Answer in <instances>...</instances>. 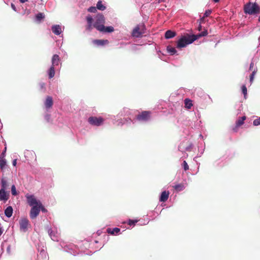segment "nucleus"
Listing matches in <instances>:
<instances>
[{"label":"nucleus","instance_id":"5fc2aeb1","mask_svg":"<svg viewBox=\"0 0 260 260\" xmlns=\"http://www.w3.org/2000/svg\"><path fill=\"white\" fill-rule=\"evenodd\" d=\"M3 232V230L2 229V228H0V236L2 235Z\"/></svg>","mask_w":260,"mask_h":260},{"label":"nucleus","instance_id":"774afa93","mask_svg":"<svg viewBox=\"0 0 260 260\" xmlns=\"http://www.w3.org/2000/svg\"><path fill=\"white\" fill-rule=\"evenodd\" d=\"M95 242L96 243H98V242L97 241H95Z\"/></svg>","mask_w":260,"mask_h":260},{"label":"nucleus","instance_id":"2f4dec72","mask_svg":"<svg viewBox=\"0 0 260 260\" xmlns=\"http://www.w3.org/2000/svg\"><path fill=\"white\" fill-rule=\"evenodd\" d=\"M174 188L177 191H181L185 188V187L182 184H177L174 186Z\"/></svg>","mask_w":260,"mask_h":260},{"label":"nucleus","instance_id":"20e7f679","mask_svg":"<svg viewBox=\"0 0 260 260\" xmlns=\"http://www.w3.org/2000/svg\"><path fill=\"white\" fill-rule=\"evenodd\" d=\"M243 10L246 14L255 15L260 12V6L256 2H249L244 5Z\"/></svg>","mask_w":260,"mask_h":260},{"label":"nucleus","instance_id":"393cba45","mask_svg":"<svg viewBox=\"0 0 260 260\" xmlns=\"http://www.w3.org/2000/svg\"><path fill=\"white\" fill-rule=\"evenodd\" d=\"M205 143L201 144L200 146L198 147L199 153L198 154V157H201V156L203 155L205 151Z\"/></svg>","mask_w":260,"mask_h":260},{"label":"nucleus","instance_id":"dca6fc26","mask_svg":"<svg viewBox=\"0 0 260 260\" xmlns=\"http://www.w3.org/2000/svg\"><path fill=\"white\" fill-rule=\"evenodd\" d=\"M60 63V57L57 54H54L51 59V67L55 68L59 66Z\"/></svg>","mask_w":260,"mask_h":260},{"label":"nucleus","instance_id":"5701e85b","mask_svg":"<svg viewBox=\"0 0 260 260\" xmlns=\"http://www.w3.org/2000/svg\"><path fill=\"white\" fill-rule=\"evenodd\" d=\"M47 74L49 79L54 77L55 75V68L51 66L47 71Z\"/></svg>","mask_w":260,"mask_h":260},{"label":"nucleus","instance_id":"7ed1b4c3","mask_svg":"<svg viewBox=\"0 0 260 260\" xmlns=\"http://www.w3.org/2000/svg\"><path fill=\"white\" fill-rule=\"evenodd\" d=\"M60 249L63 250L64 251L68 252L74 256L79 253V249L77 245L72 243L61 241L59 243Z\"/></svg>","mask_w":260,"mask_h":260},{"label":"nucleus","instance_id":"c03bdc74","mask_svg":"<svg viewBox=\"0 0 260 260\" xmlns=\"http://www.w3.org/2000/svg\"><path fill=\"white\" fill-rule=\"evenodd\" d=\"M96 7L91 6L88 9V11L91 13H95L96 11Z\"/></svg>","mask_w":260,"mask_h":260},{"label":"nucleus","instance_id":"72a5a7b5","mask_svg":"<svg viewBox=\"0 0 260 260\" xmlns=\"http://www.w3.org/2000/svg\"><path fill=\"white\" fill-rule=\"evenodd\" d=\"M241 90H242V92L244 95V99H246V96H247V90L246 86L245 85H243L241 87Z\"/></svg>","mask_w":260,"mask_h":260},{"label":"nucleus","instance_id":"412c9836","mask_svg":"<svg viewBox=\"0 0 260 260\" xmlns=\"http://www.w3.org/2000/svg\"><path fill=\"white\" fill-rule=\"evenodd\" d=\"M13 211V209L11 206H9L7 207L5 210V214L6 216H7L8 218L11 217L12 216Z\"/></svg>","mask_w":260,"mask_h":260},{"label":"nucleus","instance_id":"6ab92c4d","mask_svg":"<svg viewBox=\"0 0 260 260\" xmlns=\"http://www.w3.org/2000/svg\"><path fill=\"white\" fill-rule=\"evenodd\" d=\"M93 43L97 46H103L109 43L108 40H94Z\"/></svg>","mask_w":260,"mask_h":260},{"label":"nucleus","instance_id":"58836bf2","mask_svg":"<svg viewBox=\"0 0 260 260\" xmlns=\"http://www.w3.org/2000/svg\"><path fill=\"white\" fill-rule=\"evenodd\" d=\"M44 118L46 120V121L48 122H51V115L50 114L48 113H46L44 115Z\"/></svg>","mask_w":260,"mask_h":260},{"label":"nucleus","instance_id":"39448f33","mask_svg":"<svg viewBox=\"0 0 260 260\" xmlns=\"http://www.w3.org/2000/svg\"><path fill=\"white\" fill-rule=\"evenodd\" d=\"M196 40H197V38H193L192 35L182 36L177 41V47L178 48L185 47L187 45L192 44Z\"/></svg>","mask_w":260,"mask_h":260},{"label":"nucleus","instance_id":"4d7b16f0","mask_svg":"<svg viewBox=\"0 0 260 260\" xmlns=\"http://www.w3.org/2000/svg\"><path fill=\"white\" fill-rule=\"evenodd\" d=\"M31 3L34 4V5H36V3H37V1L36 0H33L31 1Z\"/></svg>","mask_w":260,"mask_h":260},{"label":"nucleus","instance_id":"f3484780","mask_svg":"<svg viewBox=\"0 0 260 260\" xmlns=\"http://www.w3.org/2000/svg\"><path fill=\"white\" fill-rule=\"evenodd\" d=\"M48 234L51 239L54 241H58V237L56 232L51 229H48Z\"/></svg>","mask_w":260,"mask_h":260},{"label":"nucleus","instance_id":"c85d7f7f","mask_svg":"<svg viewBox=\"0 0 260 260\" xmlns=\"http://www.w3.org/2000/svg\"><path fill=\"white\" fill-rule=\"evenodd\" d=\"M96 7L97 9L100 11H104L106 9V7L102 4L101 1L98 2Z\"/></svg>","mask_w":260,"mask_h":260},{"label":"nucleus","instance_id":"ddd939ff","mask_svg":"<svg viewBox=\"0 0 260 260\" xmlns=\"http://www.w3.org/2000/svg\"><path fill=\"white\" fill-rule=\"evenodd\" d=\"M53 104L52 98L50 96H47L44 102L45 108L47 111L52 107Z\"/></svg>","mask_w":260,"mask_h":260},{"label":"nucleus","instance_id":"e2e57ef3","mask_svg":"<svg viewBox=\"0 0 260 260\" xmlns=\"http://www.w3.org/2000/svg\"><path fill=\"white\" fill-rule=\"evenodd\" d=\"M258 41H259V42H260V36L258 38Z\"/></svg>","mask_w":260,"mask_h":260},{"label":"nucleus","instance_id":"a18cd8bd","mask_svg":"<svg viewBox=\"0 0 260 260\" xmlns=\"http://www.w3.org/2000/svg\"><path fill=\"white\" fill-rule=\"evenodd\" d=\"M6 151V147L5 148V149L3 150V151L2 152V153H1V154L0 155V157H1V158H4V157L5 156Z\"/></svg>","mask_w":260,"mask_h":260},{"label":"nucleus","instance_id":"bf43d9fd","mask_svg":"<svg viewBox=\"0 0 260 260\" xmlns=\"http://www.w3.org/2000/svg\"><path fill=\"white\" fill-rule=\"evenodd\" d=\"M4 2L7 4V5L8 4V0H4Z\"/></svg>","mask_w":260,"mask_h":260},{"label":"nucleus","instance_id":"b1692460","mask_svg":"<svg viewBox=\"0 0 260 260\" xmlns=\"http://www.w3.org/2000/svg\"><path fill=\"white\" fill-rule=\"evenodd\" d=\"M1 188L3 189V190H6L8 187V184L7 180L5 178H3L1 180Z\"/></svg>","mask_w":260,"mask_h":260},{"label":"nucleus","instance_id":"de8ad7c7","mask_svg":"<svg viewBox=\"0 0 260 260\" xmlns=\"http://www.w3.org/2000/svg\"><path fill=\"white\" fill-rule=\"evenodd\" d=\"M11 8L12 9L15 11H17V9L15 6V5L13 4V3H11Z\"/></svg>","mask_w":260,"mask_h":260},{"label":"nucleus","instance_id":"49530a36","mask_svg":"<svg viewBox=\"0 0 260 260\" xmlns=\"http://www.w3.org/2000/svg\"><path fill=\"white\" fill-rule=\"evenodd\" d=\"M221 161V159H219L218 160H216L214 163V165H215V166H221L222 165H220L219 164L220 162Z\"/></svg>","mask_w":260,"mask_h":260},{"label":"nucleus","instance_id":"bb28decb","mask_svg":"<svg viewBox=\"0 0 260 260\" xmlns=\"http://www.w3.org/2000/svg\"><path fill=\"white\" fill-rule=\"evenodd\" d=\"M167 52L171 55H173L177 53V51L176 49L174 47H171V46H168L167 47Z\"/></svg>","mask_w":260,"mask_h":260},{"label":"nucleus","instance_id":"f704fd0d","mask_svg":"<svg viewBox=\"0 0 260 260\" xmlns=\"http://www.w3.org/2000/svg\"><path fill=\"white\" fill-rule=\"evenodd\" d=\"M257 72V68H255L254 70L252 71V73L251 74L250 76V82L252 83L253 82L254 75H255L256 73Z\"/></svg>","mask_w":260,"mask_h":260},{"label":"nucleus","instance_id":"c9c22d12","mask_svg":"<svg viewBox=\"0 0 260 260\" xmlns=\"http://www.w3.org/2000/svg\"><path fill=\"white\" fill-rule=\"evenodd\" d=\"M39 86H40V89L43 92H45V91L46 90V84L45 83H44V82H40L39 83Z\"/></svg>","mask_w":260,"mask_h":260},{"label":"nucleus","instance_id":"603ef678","mask_svg":"<svg viewBox=\"0 0 260 260\" xmlns=\"http://www.w3.org/2000/svg\"><path fill=\"white\" fill-rule=\"evenodd\" d=\"M27 1H28V0H19V2L21 3H22V4L25 3V2H27Z\"/></svg>","mask_w":260,"mask_h":260},{"label":"nucleus","instance_id":"cd10ccee","mask_svg":"<svg viewBox=\"0 0 260 260\" xmlns=\"http://www.w3.org/2000/svg\"><path fill=\"white\" fill-rule=\"evenodd\" d=\"M185 107L188 109H190L192 106V102L189 99H185L184 100Z\"/></svg>","mask_w":260,"mask_h":260},{"label":"nucleus","instance_id":"864d4df0","mask_svg":"<svg viewBox=\"0 0 260 260\" xmlns=\"http://www.w3.org/2000/svg\"><path fill=\"white\" fill-rule=\"evenodd\" d=\"M7 251L8 252H9L10 251V246H8L7 248Z\"/></svg>","mask_w":260,"mask_h":260},{"label":"nucleus","instance_id":"e433bc0d","mask_svg":"<svg viewBox=\"0 0 260 260\" xmlns=\"http://www.w3.org/2000/svg\"><path fill=\"white\" fill-rule=\"evenodd\" d=\"M212 13V11L211 10H207L205 11V12L203 14V16L202 18V19H204L205 17L209 16Z\"/></svg>","mask_w":260,"mask_h":260},{"label":"nucleus","instance_id":"f8f14e48","mask_svg":"<svg viewBox=\"0 0 260 260\" xmlns=\"http://www.w3.org/2000/svg\"><path fill=\"white\" fill-rule=\"evenodd\" d=\"M144 32L140 31V28L139 25H137L133 30L132 36L135 38H139L142 37Z\"/></svg>","mask_w":260,"mask_h":260},{"label":"nucleus","instance_id":"473e14b6","mask_svg":"<svg viewBox=\"0 0 260 260\" xmlns=\"http://www.w3.org/2000/svg\"><path fill=\"white\" fill-rule=\"evenodd\" d=\"M7 164L6 160L5 158L0 157V169L4 170Z\"/></svg>","mask_w":260,"mask_h":260},{"label":"nucleus","instance_id":"052dcab7","mask_svg":"<svg viewBox=\"0 0 260 260\" xmlns=\"http://www.w3.org/2000/svg\"><path fill=\"white\" fill-rule=\"evenodd\" d=\"M214 3H218L219 2V0H213Z\"/></svg>","mask_w":260,"mask_h":260},{"label":"nucleus","instance_id":"4c0bfd02","mask_svg":"<svg viewBox=\"0 0 260 260\" xmlns=\"http://www.w3.org/2000/svg\"><path fill=\"white\" fill-rule=\"evenodd\" d=\"M11 193H12V194L14 196H15L17 194V192L16 188L15 185H13L11 186Z\"/></svg>","mask_w":260,"mask_h":260},{"label":"nucleus","instance_id":"f03ea898","mask_svg":"<svg viewBox=\"0 0 260 260\" xmlns=\"http://www.w3.org/2000/svg\"><path fill=\"white\" fill-rule=\"evenodd\" d=\"M131 111L128 108H123L116 116H114V120L117 119V125L131 126L136 122V118L132 119L129 117Z\"/></svg>","mask_w":260,"mask_h":260},{"label":"nucleus","instance_id":"a211bd4d","mask_svg":"<svg viewBox=\"0 0 260 260\" xmlns=\"http://www.w3.org/2000/svg\"><path fill=\"white\" fill-rule=\"evenodd\" d=\"M170 194V192L169 191H162L159 197V201L161 202H165L167 201L169 198Z\"/></svg>","mask_w":260,"mask_h":260},{"label":"nucleus","instance_id":"9b49d317","mask_svg":"<svg viewBox=\"0 0 260 260\" xmlns=\"http://www.w3.org/2000/svg\"><path fill=\"white\" fill-rule=\"evenodd\" d=\"M40 213V209H39L38 205L32 206L30 211L29 216L31 219L36 218Z\"/></svg>","mask_w":260,"mask_h":260},{"label":"nucleus","instance_id":"3c124183","mask_svg":"<svg viewBox=\"0 0 260 260\" xmlns=\"http://www.w3.org/2000/svg\"><path fill=\"white\" fill-rule=\"evenodd\" d=\"M16 164H17V159H15L12 161V165L13 166H15L16 165Z\"/></svg>","mask_w":260,"mask_h":260},{"label":"nucleus","instance_id":"a19ab883","mask_svg":"<svg viewBox=\"0 0 260 260\" xmlns=\"http://www.w3.org/2000/svg\"><path fill=\"white\" fill-rule=\"evenodd\" d=\"M38 206H39V209H40V211H42L43 212H46L47 211V210L43 206L41 202L40 203H39Z\"/></svg>","mask_w":260,"mask_h":260},{"label":"nucleus","instance_id":"680f3d73","mask_svg":"<svg viewBox=\"0 0 260 260\" xmlns=\"http://www.w3.org/2000/svg\"><path fill=\"white\" fill-rule=\"evenodd\" d=\"M200 137H201V138H203V137L202 134L200 135Z\"/></svg>","mask_w":260,"mask_h":260},{"label":"nucleus","instance_id":"338daca9","mask_svg":"<svg viewBox=\"0 0 260 260\" xmlns=\"http://www.w3.org/2000/svg\"><path fill=\"white\" fill-rule=\"evenodd\" d=\"M98 234L99 235L100 234V232H98Z\"/></svg>","mask_w":260,"mask_h":260},{"label":"nucleus","instance_id":"79ce46f5","mask_svg":"<svg viewBox=\"0 0 260 260\" xmlns=\"http://www.w3.org/2000/svg\"><path fill=\"white\" fill-rule=\"evenodd\" d=\"M138 222L137 220L135 219H129L128 221V225L132 226H134L135 225V224Z\"/></svg>","mask_w":260,"mask_h":260},{"label":"nucleus","instance_id":"2eb2a0df","mask_svg":"<svg viewBox=\"0 0 260 260\" xmlns=\"http://www.w3.org/2000/svg\"><path fill=\"white\" fill-rule=\"evenodd\" d=\"M106 232L110 235L117 236L120 234V229L118 228H108L106 230Z\"/></svg>","mask_w":260,"mask_h":260},{"label":"nucleus","instance_id":"ea45409f","mask_svg":"<svg viewBox=\"0 0 260 260\" xmlns=\"http://www.w3.org/2000/svg\"><path fill=\"white\" fill-rule=\"evenodd\" d=\"M182 166L185 171H187L189 169V166L185 160H184L182 162Z\"/></svg>","mask_w":260,"mask_h":260},{"label":"nucleus","instance_id":"7c9ffc66","mask_svg":"<svg viewBox=\"0 0 260 260\" xmlns=\"http://www.w3.org/2000/svg\"><path fill=\"white\" fill-rule=\"evenodd\" d=\"M45 18V15L43 13L40 12L36 15V20L40 22Z\"/></svg>","mask_w":260,"mask_h":260},{"label":"nucleus","instance_id":"423d86ee","mask_svg":"<svg viewBox=\"0 0 260 260\" xmlns=\"http://www.w3.org/2000/svg\"><path fill=\"white\" fill-rule=\"evenodd\" d=\"M151 118V112L144 111L139 113L136 116V120L140 122L145 123L149 121Z\"/></svg>","mask_w":260,"mask_h":260},{"label":"nucleus","instance_id":"09e8293b","mask_svg":"<svg viewBox=\"0 0 260 260\" xmlns=\"http://www.w3.org/2000/svg\"><path fill=\"white\" fill-rule=\"evenodd\" d=\"M253 66H254V63L253 61H251V62L250 64V66H249V70H251L253 69Z\"/></svg>","mask_w":260,"mask_h":260},{"label":"nucleus","instance_id":"6e6d98bb","mask_svg":"<svg viewBox=\"0 0 260 260\" xmlns=\"http://www.w3.org/2000/svg\"><path fill=\"white\" fill-rule=\"evenodd\" d=\"M166 0H158V3H162V2H165Z\"/></svg>","mask_w":260,"mask_h":260},{"label":"nucleus","instance_id":"1a4fd4ad","mask_svg":"<svg viewBox=\"0 0 260 260\" xmlns=\"http://www.w3.org/2000/svg\"><path fill=\"white\" fill-rule=\"evenodd\" d=\"M20 229L23 232H25L27 230L29 225V221L27 218H22L19 221Z\"/></svg>","mask_w":260,"mask_h":260},{"label":"nucleus","instance_id":"6e6552de","mask_svg":"<svg viewBox=\"0 0 260 260\" xmlns=\"http://www.w3.org/2000/svg\"><path fill=\"white\" fill-rule=\"evenodd\" d=\"M27 202L30 206L38 205L40 202L38 201L35 196L32 194L26 195Z\"/></svg>","mask_w":260,"mask_h":260},{"label":"nucleus","instance_id":"37998d69","mask_svg":"<svg viewBox=\"0 0 260 260\" xmlns=\"http://www.w3.org/2000/svg\"><path fill=\"white\" fill-rule=\"evenodd\" d=\"M253 124L254 126H258V125H260V117L253 120Z\"/></svg>","mask_w":260,"mask_h":260},{"label":"nucleus","instance_id":"4be33fe9","mask_svg":"<svg viewBox=\"0 0 260 260\" xmlns=\"http://www.w3.org/2000/svg\"><path fill=\"white\" fill-rule=\"evenodd\" d=\"M176 36V32L171 30H168L166 31L165 37L166 39H170L173 38Z\"/></svg>","mask_w":260,"mask_h":260},{"label":"nucleus","instance_id":"0eeeda50","mask_svg":"<svg viewBox=\"0 0 260 260\" xmlns=\"http://www.w3.org/2000/svg\"><path fill=\"white\" fill-rule=\"evenodd\" d=\"M87 121L91 125L100 126L103 124L104 119L102 117L90 116Z\"/></svg>","mask_w":260,"mask_h":260},{"label":"nucleus","instance_id":"aec40b11","mask_svg":"<svg viewBox=\"0 0 260 260\" xmlns=\"http://www.w3.org/2000/svg\"><path fill=\"white\" fill-rule=\"evenodd\" d=\"M114 29L113 26H105L104 25V28L102 29H100L99 31L103 32V33H111L114 31Z\"/></svg>","mask_w":260,"mask_h":260},{"label":"nucleus","instance_id":"c756f323","mask_svg":"<svg viewBox=\"0 0 260 260\" xmlns=\"http://www.w3.org/2000/svg\"><path fill=\"white\" fill-rule=\"evenodd\" d=\"M207 35H208V31L206 29H205L203 31L201 32V33H200L197 35H192V36L193 38L196 37L197 40L199 38H200V37H205Z\"/></svg>","mask_w":260,"mask_h":260},{"label":"nucleus","instance_id":"f257e3e1","mask_svg":"<svg viewBox=\"0 0 260 260\" xmlns=\"http://www.w3.org/2000/svg\"><path fill=\"white\" fill-rule=\"evenodd\" d=\"M87 24L86 26V29L88 31H91L92 28H95L98 31L104 28V25L105 23L106 19L105 16L102 14H98L94 18V21L92 16L88 15L86 17Z\"/></svg>","mask_w":260,"mask_h":260},{"label":"nucleus","instance_id":"4468645a","mask_svg":"<svg viewBox=\"0 0 260 260\" xmlns=\"http://www.w3.org/2000/svg\"><path fill=\"white\" fill-rule=\"evenodd\" d=\"M9 198V191H6V190H3V189H0V200L6 202Z\"/></svg>","mask_w":260,"mask_h":260},{"label":"nucleus","instance_id":"13d9d810","mask_svg":"<svg viewBox=\"0 0 260 260\" xmlns=\"http://www.w3.org/2000/svg\"><path fill=\"white\" fill-rule=\"evenodd\" d=\"M199 30H201L202 29V25L201 24H199V27H198Z\"/></svg>","mask_w":260,"mask_h":260},{"label":"nucleus","instance_id":"69168bd1","mask_svg":"<svg viewBox=\"0 0 260 260\" xmlns=\"http://www.w3.org/2000/svg\"><path fill=\"white\" fill-rule=\"evenodd\" d=\"M87 254L91 255V252H90V253H89V254L87 253Z\"/></svg>","mask_w":260,"mask_h":260},{"label":"nucleus","instance_id":"9d476101","mask_svg":"<svg viewBox=\"0 0 260 260\" xmlns=\"http://www.w3.org/2000/svg\"><path fill=\"white\" fill-rule=\"evenodd\" d=\"M64 28V26L62 28L60 25L55 24L51 26V30L54 35L59 36L62 32Z\"/></svg>","mask_w":260,"mask_h":260},{"label":"nucleus","instance_id":"8fccbe9b","mask_svg":"<svg viewBox=\"0 0 260 260\" xmlns=\"http://www.w3.org/2000/svg\"><path fill=\"white\" fill-rule=\"evenodd\" d=\"M192 147V144H190L189 146H188V147H186V150L187 151H190V149Z\"/></svg>","mask_w":260,"mask_h":260},{"label":"nucleus","instance_id":"0e129e2a","mask_svg":"<svg viewBox=\"0 0 260 260\" xmlns=\"http://www.w3.org/2000/svg\"><path fill=\"white\" fill-rule=\"evenodd\" d=\"M258 41H259V42H260V36L258 38Z\"/></svg>","mask_w":260,"mask_h":260},{"label":"nucleus","instance_id":"a878e982","mask_svg":"<svg viewBox=\"0 0 260 260\" xmlns=\"http://www.w3.org/2000/svg\"><path fill=\"white\" fill-rule=\"evenodd\" d=\"M246 117L245 116L239 117V119L236 122V127H239L241 125H243L244 123V121Z\"/></svg>","mask_w":260,"mask_h":260}]
</instances>
